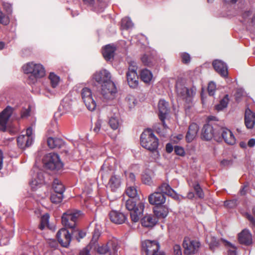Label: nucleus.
<instances>
[{
  "mask_svg": "<svg viewBox=\"0 0 255 255\" xmlns=\"http://www.w3.org/2000/svg\"><path fill=\"white\" fill-rule=\"evenodd\" d=\"M126 193L130 197L126 201V207L127 210L130 211V216L133 222H137L141 218L144 208V204L143 202L138 201L136 202L134 197L137 195L136 188L133 186H130L127 188Z\"/></svg>",
  "mask_w": 255,
  "mask_h": 255,
  "instance_id": "f257e3e1",
  "label": "nucleus"
},
{
  "mask_svg": "<svg viewBox=\"0 0 255 255\" xmlns=\"http://www.w3.org/2000/svg\"><path fill=\"white\" fill-rule=\"evenodd\" d=\"M94 79L96 82L102 84L101 94L104 98L113 99L114 94L117 92V88L111 79L110 72L105 69L97 72L94 75Z\"/></svg>",
  "mask_w": 255,
  "mask_h": 255,
  "instance_id": "f03ea898",
  "label": "nucleus"
},
{
  "mask_svg": "<svg viewBox=\"0 0 255 255\" xmlns=\"http://www.w3.org/2000/svg\"><path fill=\"white\" fill-rule=\"evenodd\" d=\"M140 144L143 148L151 151H154L158 146V139L151 129H147L144 130L140 135Z\"/></svg>",
  "mask_w": 255,
  "mask_h": 255,
  "instance_id": "7ed1b4c3",
  "label": "nucleus"
},
{
  "mask_svg": "<svg viewBox=\"0 0 255 255\" xmlns=\"http://www.w3.org/2000/svg\"><path fill=\"white\" fill-rule=\"evenodd\" d=\"M24 73L31 74L29 80L31 79V83H34L37 78L44 76L45 71L43 66L40 64H35L33 62H29L22 67Z\"/></svg>",
  "mask_w": 255,
  "mask_h": 255,
  "instance_id": "20e7f679",
  "label": "nucleus"
},
{
  "mask_svg": "<svg viewBox=\"0 0 255 255\" xmlns=\"http://www.w3.org/2000/svg\"><path fill=\"white\" fill-rule=\"evenodd\" d=\"M82 215V212L80 210H69L63 213L62 216V223L65 227L71 230L76 227V222L78 219Z\"/></svg>",
  "mask_w": 255,
  "mask_h": 255,
  "instance_id": "39448f33",
  "label": "nucleus"
},
{
  "mask_svg": "<svg viewBox=\"0 0 255 255\" xmlns=\"http://www.w3.org/2000/svg\"><path fill=\"white\" fill-rule=\"evenodd\" d=\"M13 108L7 106L2 112H1V131L8 132L10 134H14L18 131V129L12 126L6 125L11 117Z\"/></svg>",
  "mask_w": 255,
  "mask_h": 255,
  "instance_id": "423d86ee",
  "label": "nucleus"
},
{
  "mask_svg": "<svg viewBox=\"0 0 255 255\" xmlns=\"http://www.w3.org/2000/svg\"><path fill=\"white\" fill-rule=\"evenodd\" d=\"M43 162L45 168L51 170H60L63 166L59 155L53 152L47 154L44 156Z\"/></svg>",
  "mask_w": 255,
  "mask_h": 255,
  "instance_id": "0eeeda50",
  "label": "nucleus"
},
{
  "mask_svg": "<svg viewBox=\"0 0 255 255\" xmlns=\"http://www.w3.org/2000/svg\"><path fill=\"white\" fill-rule=\"evenodd\" d=\"M160 245L156 241L146 240L141 243V250L146 255H165L160 251Z\"/></svg>",
  "mask_w": 255,
  "mask_h": 255,
  "instance_id": "6e6552de",
  "label": "nucleus"
},
{
  "mask_svg": "<svg viewBox=\"0 0 255 255\" xmlns=\"http://www.w3.org/2000/svg\"><path fill=\"white\" fill-rule=\"evenodd\" d=\"M224 139L228 144L233 145L236 142V138L232 132L226 128L218 127L216 134V140L221 141Z\"/></svg>",
  "mask_w": 255,
  "mask_h": 255,
  "instance_id": "1a4fd4ad",
  "label": "nucleus"
},
{
  "mask_svg": "<svg viewBox=\"0 0 255 255\" xmlns=\"http://www.w3.org/2000/svg\"><path fill=\"white\" fill-rule=\"evenodd\" d=\"M118 241L114 239L99 246L97 249V252L100 255L109 254V255H114L118 252Z\"/></svg>",
  "mask_w": 255,
  "mask_h": 255,
  "instance_id": "9d476101",
  "label": "nucleus"
},
{
  "mask_svg": "<svg viewBox=\"0 0 255 255\" xmlns=\"http://www.w3.org/2000/svg\"><path fill=\"white\" fill-rule=\"evenodd\" d=\"M176 89L177 96L186 101H190V99L195 95L196 91L195 87L189 89L185 87L181 83H177L176 84Z\"/></svg>",
  "mask_w": 255,
  "mask_h": 255,
  "instance_id": "9b49d317",
  "label": "nucleus"
},
{
  "mask_svg": "<svg viewBox=\"0 0 255 255\" xmlns=\"http://www.w3.org/2000/svg\"><path fill=\"white\" fill-rule=\"evenodd\" d=\"M200 246V243L196 240H191L188 237L184 238L183 247L184 249V254L187 255L196 253Z\"/></svg>",
  "mask_w": 255,
  "mask_h": 255,
  "instance_id": "f8f14e48",
  "label": "nucleus"
},
{
  "mask_svg": "<svg viewBox=\"0 0 255 255\" xmlns=\"http://www.w3.org/2000/svg\"><path fill=\"white\" fill-rule=\"evenodd\" d=\"M81 96L87 109L91 111H94L96 107V103L93 98L91 90L88 88H84L82 90Z\"/></svg>",
  "mask_w": 255,
  "mask_h": 255,
  "instance_id": "ddd939ff",
  "label": "nucleus"
},
{
  "mask_svg": "<svg viewBox=\"0 0 255 255\" xmlns=\"http://www.w3.org/2000/svg\"><path fill=\"white\" fill-rule=\"evenodd\" d=\"M56 237L61 246L67 248L71 242L72 235L71 232L64 228L59 230L56 234Z\"/></svg>",
  "mask_w": 255,
  "mask_h": 255,
  "instance_id": "4468645a",
  "label": "nucleus"
},
{
  "mask_svg": "<svg viewBox=\"0 0 255 255\" xmlns=\"http://www.w3.org/2000/svg\"><path fill=\"white\" fill-rule=\"evenodd\" d=\"M217 130L218 127L214 128L210 124L205 125L202 129L201 138L209 141L214 137L216 140V134Z\"/></svg>",
  "mask_w": 255,
  "mask_h": 255,
  "instance_id": "2eb2a0df",
  "label": "nucleus"
},
{
  "mask_svg": "<svg viewBox=\"0 0 255 255\" xmlns=\"http://www.w3.org/2000/svg\"><path fill=\"white\" fill-rule=\"evenodd\" d=\"M158 110L159 118L161 121L163 127L166 128L167 126L165 123V119L169 111L168 103L164 100H160L158 102Z\"/></svg>",
  "mask_w": 255,
  "mask_h": 255,
  "instance_id": "dca6fc26",
  "label": "nucleus"
},
{
  "mask_svg": "<svg viewBox=\"0 0 255 255\" xmlns=\"http://www.w3.org/2000/svg\"><path fill=\"white\" fill-rule=\"evenodd\" d=\"M148 199L150 204L157 207L162 205L165 202L166 197L163 194L157 191L150 194Z\"/></svg>",
  "mask_w": 255,
  "mask_h": 255,
  "instance_id": "f3484780",
  "label": "nucleus"
},
{
  "mask_svg": "<svg viewBox=\"0 0 255 255\" xmlns=\"http://www.w3.org/2000/svg\"><path fill=\"white\" fill-rule=\"evenodd\" d=\"M109 217L111 221L116 224H122L127 220V216L123 213L112 210L109 213Z\"/></svg>",
  "mask_w": 255,
  "mask_h": 255,
  "instance_id": "a211bd4d",
  "label": "nucleus"
},
{
  "mask_svg": "<svg viewBox=\"0 0 255 255\" xmlns=\"http://www.w3.org/2000/svg\"><path fill=\"white\" fill-rule=\"evenodd\" d=\"M241 21L247 26H253L255 24V12L250 9L245 10L242 14Z\"/></svg>",
  "mask_w": 255,
  "mask_h": 255,
  "instance_id": "6ab92c4d",
  "label": "nucleus"
},
{
  "mask_svg": "<svg viewBox=\"0 0 255 255\" xmlns=\"http://www.w3.org/2000/svg\"><path fill=\"white\" fill-rule=\"evenodd\" d=\"M213 66L215 71L220 75L221 76L226 78L228 75L227 65L223 61L219 60H215L213 62Z\"/></svg>",
  "mask_w": 255,
  "mask_h": 255,
  "instance_id": "aec40b11",
  "label": "nucleus"
},
{
  "mask_svg": "<svg viewBox=\"0 0 255 255\" xmlns=\"http://www.w3.org/2000/svg\"><path fill=\"white\" fill-rule=\"evenodd\" d=\"M198 125L194 123L191 124L188 128L185 138L187 142H192L196 137L199 131Z\"/></svg>",
  "mask_w": 255,
  "mask_h": 255,
  "instance_id": "412c9836",
  "label": "nucleus"
},
{
  "mask_svg": "<svg viewBox=\"0 0 255 255\" xmlns=\"http://www.w3.org/2000/svg\"><path fill=\"white\" fill-rule=\"evenodd\" d=\"M33 141V137L24 136V134L20 135L17 138V146L21 149H25L29 147L32 144Z\"/></svg>",
  "mask_w": 255,
  "mask_h": 255,
  "instance_id": "4be33fe9",
  "label": "nucleus"
},
{
  "mask_svg": "<svg viewBox=\"0 0 255 255\" xmlns=\"http://www.w3.org/2000/svg\"><path fill=\"white\" fill-rule=\"evenodd\" d=\"M238 240L241 244L249 246L252 243V236L247 230H243L238 235Z\"/></svg>",
  "mask_w": 255,
  "mask_h": 255,
  "instance_id": "5701e85b",
  "label": "nucleus"
},
{
  "mask_svg": "<svg viewBox=\"0 0 255 255\" xmlns=\"http://www.w3.org/2000/svg\"><path fill=\"white\" fill-rule=\"evenodd\" d=\"M47 145L49 148H61L65 146V143L63 139L60 138L49 137L47 139Z\"/></svg>",
  "mask_w": 255,
  "mask_h": 255,
  "instance_id": "b1692460",
  "label": "nucleus"
},
{
  "mask_svg": "<svg viewBox=\"0 0 255 255\" xmlns=\"http://www.w3.org/2000/svg\"><path fill=\"white\" fill-rule=\"evenodd\" d=\"M116 50V48L114 45L111 44L106 45L102 50V54L105 60L110 61L113 59Z\"/></svg>",
  "mask_w": 255,
  "mask_h": 255,
  "instance_id": "393cba45",
  "label": "nucleus"
},
{
  "mask_svg": "<svg viewBox=\"0 0 255 255\" xmlns=\"http://www.w3.org/2000/svg\"><path fill=\"white\" fill-rule=\"evenodd\" d=\"M245 124L248 128L252 129L255 126V113L247 110L245 115Z\"/></svg>",
  "mask_w": 255,
  "mask_h": 255,
  "instance_id": "a878e982",
  "label": "nucleus"
},
{
  "mask_svg": "<svg viewBox=\"0 0 255 255\" xmlns=\"http://www.w3.org/2000/svg\"><path fill=\"white\" fill-rule=\"evenodd\" d=\"M121 178L120 175H112L108 182L110 188L113 191H116L121 186Z\"/></svg>",
  "mask_w": 255,
  "mask_h": 255,
  "instance_id": "bb28decb",
  "label": "nucleus"
},
{
  "mask_svg": "<svg viewBox=\"0 0 255 255\" xmlns=\"http://www.w3.org/2000/svg\"><path fill=\"white\" fill-rule=\"evenodd\" d=\"M157 222L156 217L152 215H147L141 220L142 226L145 227H152Z\"/></svg>",
  "mask_w": 255,
  "mask_h": 255,
  "instance_id": "cd10ccee",
  "label": "nucleus"
},
{
  "mask_svg": "<svg viewBox=\"0 0 255 255\" xmlns=\"http://www.w3.org/2000/svg\"><path fill=\"white\" fill-rule=\"evenodd\" d=\"M159 192L169 196L174 197L176 195L175 191L167 183H163L158 187Z\"/></svg>",
  "mask_w": 255,
  "mask_h": 255,
  "instance_id": "c85d7f7f",
  "label": "nucleus"
},
{
  "mask_svg": "<svg viewBox=\"0 0 255 255\" xmlns=\"http://www.w3.org/2000/svg\"><path fill=\"white\" fill-rule=\"evenodd\" d=\"M154 213L157 218L163 219L167 216L168 209L167 207L160 205L154 208Z\"/></svg>",
  "mask_w": 255,
  "mask_h": 255,
  "instance_id": "c756f323",
  "label": "nucleus"
},
{
  "mask_svg": "<svg viewBox=\"0 0 255 255\" xmlns=\"http://www.w3.org/2000/svg\"><path fill=\"white\" fill-rule=\"evenodd\" d=\"M127 78L130 87L135 88L137 86L138 78L137 73H132L130 74V73H127Z\"/></svg>",
  "mask_w": 255,
  "mask_h": 255,
  "instance_id": "7c9ffc66",
  "label": "nucleus"
},
{
  "mask_svg": "<svg viewBox=\"0 0 255 255\" xmlns=\"http://www.w3.org/2000/svg\"><path fill=\"white\" fill-rule=\"evenodd\" d=\"M142 63L147 66H152L155 63V58L151 54H145L141 57Z\"/></svg>",
  "mask_w": 255,
  "mask_h": 255,
  "instance_id": "2f4dec72",
  "label": "nucleus"
},
{
  "mask_svg": "<svg viewBox=\"0 0 255 255\" xmlns=\"http://www.w3.org/2000/svg\"><path fill=\"white\" fill-rule=\"evenodd\" d=\"M140 79L144 83H149L152 78V74L147 69L142 70L140 74Z\"/></svg>",
  "mask_w": 255,
  "mask_h": 255,
  "instance_id": "473e14b6",
  "label": "nucleus"
},
{
  "mask_svg": "<svg viewBox=\"0 0 255 255\" xmlns=\"http://www.w3.org/2000/svg\"><path fill=\"white\" fill-rule=\"evenodd\" d=\"M52 187L56 193H63L65 191L64 186L58 179L53 180Z\"/></svg>",
  "mask_w": 255,
  "mask_h": 255,
  "instance_id": "72a5a7b5",
  "label": "nucleus"
},
{
  "mask_svg": "<svg viewBox=\"0 0 255 255\" xmlns=\"http://www.w3.org/2000/svg\"><path fill=\"white\" fill-rule=\"evenodd\" d=\"M48 78L50 80L51 87L53 88H56L60 82V77L54 73L51 72L49 74Z\"/></svg>",
  "mask_w": 255,
  "mask_h": 255,
  "instance_id": "f704fd0d",
  "label": "nucleus"
},
{
  "mask_svg": "<svg viewBox=\"0 0 255 255\" xmlns=\"http://www.w3.org/2000/svg\"><path fill=\"white\" fill-rule=\"evenodd\" d=\"M228 102H229L228 95H226L224 97V98L220 101L219 104L216 105L215 109L218 111L222 110L223 109H224L227 107Z\"/></svg>",
  "mask_w": 255,
  "mask_h": 255,
  "instance_id": "c9c22d12",
  "label": "nucleus"
},
{
  "mask_svg": "<svg viewBox=\"0 0 255 255\" xmlns=\"http://www.w3.org/2000/svg\"><path fill=\"white\" fill-rule=\"evenodd\" d=\"M71 234L72 237L75 238L79 242L81 239H83L86 236V233L85 232L77 229L76 227L71 230Z\"/></svg>",
  "mask_w": 255,
  "mask_h": 255,
  "instance_id": "e433bc0d",
  "label": "nucleus"
},
{
  "mask_svg": "<svg viewBox=\"0 0 255 255\" xmlns=\"http://www.w3.org/2000/svg\"><path fill=\"white\" fill-rule=\"evenodd\" d=\"M192 187L194 189L196 195L198 196L199 198L203 199L204 198V193L199 183H194L192 185Z\"/></svg>",
  "mask_w": 255,
  "mask_h": 255,
  "instance_id": "4c0bfd02",
  "label": "nucleus"
},
{
  "mask_svg": "<svg viewBox=\"0 0 255 255\" xmlns=\"http://www.w3.org/2000/svg\"><path fill=\"white\" fill-rule=\"evenodd\" d=\"M63 198V193H53L51 195L50 200L54 204H58L62 202Z\"/></svg>",
  "mask_w": 255,
  "mask_h": 255,
  "instance_id": "58836bf2",
  "label": "nucleus"
},
{
  "mask_svg": "<svg viewBox=\"0 0 255 255\" xmlns=\"http://www.w3.org/2000/svg\"><path fill=\"white\" fill-rule=\"evenodd\" d=\"M49 219V215L48 214L43 215L40 219V224L39 228L40 230H43L48 225Z\"/></svg>",
  "mask_w": 255,
  "mask_h": 255,
  "instance_id": "ea45409f",
  "label": "nucleus"
},
{
  "mask_svg": "<svg viewBox=\"0 0 255 255\" xmlns=\"http://www.w3.org/2000/svg\"><path fill=\"white\" fill-rule=\"evenodd\" d=\"M220 242H222L226 244V241L222 239L220 241L214 237L211 238L209 244L211 250H213L215 248L218 247L220 245Z\"/></svg>",
  "mask_w": 255,
  "mask_h": 255,
  "instance_id": "a19ab883",
  "label": "nucleus"
},
{
  "mask_svg": "<svg viewBox=\"0 0 255 255\" xmlns=\"http://www.w3.org/2000/svg\"><path fill=\"white\" fill-rule=\"evenodd\" d=\"M109 124L114 130L118 129L119 126V120L116 117H111L109 120Z\"/></svg>",
  "mask_w": 255,
  "mask_h": 255,
  "instance_id": "79ce46f5",
  "label": "nucleus"
},
{
  "mask_svg": "<svg viewBox=\"0 0 255 255\" xmlns=\"http://www.w3.org/2000/svg\"><path fill=\"white\" fill-rule=\"evenodd\" d=\"M141 180L143 184L148 185H151L153 183L151 176L147 173H144L142 175Z\"/></svg>",
  "mask_w": 255,
  "mask_h": 255,
  "instance_id": "37998d69",
  "label": "nucleus"
},
{
  "mask_svg": "<svg viewBox=\"0 0 255 255\" xmlns=\"http://www.w3.org/2000/svg\"><path fill=\"white\" fill-rule=\"evenodd\" d=\"M181 61L183 63L188 64L191 60V57L189 54L186 52H183L180 54Z\"/></svg>",
  "mask_w": 255,
  "mask_h": 255,
  "instance_id": "c03bdc74",
  "label": "nucleus"
},
{
  "mask_svg": "<svg viewBox=\"0 0 255 255\" xmlns=\"http://www.w3.org/2000/svg\"><path fill=\"white\" fill-rule=\"evenodd\" d=\"M122 25L125 29H128L132 26V23L128 18H124L122 20Z\"/></svg>",
  "mask_w": 255,
  "mask_h": 255,
  "instance_id": "a18cd8bd",
  "label": "nucleus"
},
{
  "mask_svg": "<svg viewBox=\"0 0 255 255\" xmlns=\"http://www.w3.org/2000/svg\"><path fill=\"white\" fill-rule=\"evenodd\" d=\"M216 89V86L213 82H210L208 86V92L210 96H213Z\"/></svg>",
  "mask_w": 255,
  "mask_h": 255,
  "instance_id": "49530a36",
  "label": "nucleus"
},
{
  "mask_svg": "<svg viewBox=\"0 0 255 255\" xmlns=\"http://www.w3.org/2000/svg\"><path fill=\"white\" fill-rule=\"evenodd\" d=\"M237 204L238 200L237 199L226 201L224 203V205L229 208H233L237 206Z\"/></svg>",
  "mask_w": 255,
  "mask_h": 255,
  "instance_id": "de8ad7c7",
  "label": "nucleus"
},
{
  "mask_svg": "<svg viewBox=\"0 0 255 255\" xmlns=\"http://www.w3.org/2000/svg\"><path fill=\"white\" fill-rule=\"evenodd\" d=\"M174 150L176 154L178 155L181 156H183L185 155V152L184 149L181 146L178 145L175 146L174 147Z\"/></svg>",
  "mask_w": 255,
  "mask_h": 255,
  "instance_id": "09e8293b",
  "label": "nucleus"
},
{
  "mask_svg": "<svg viewBox=\"0 0 255 255\" xmlns=\"http://www.w3.org/2000/svg\"><path fill=\"white\" fill-rule=\"evenodd\" d=\"M225 246L230 248L228 250V255H237L236 248L229 242H226Z\"/></svg>",
  "mask_w": 255,
  "mask_h": 255,
  "instance_id": "8fccbe9b",
  "label": "nucleus"
},
{
  "mask_svg": "<svg viewBox=\"0 0 255 255\" xmlns=\"http://www.w3.org/2000/svg\"><path fill=\"white\" fill-rule=\"evenodd\" d=\"M137 69V66H136V63L134 61H131L129 63L128 70L127 73H137L136 70Z\"/></svg>",
  "mask_w": 255,
  "mask_h": 255,
  "instance_id": "3c124183",
  "label": "nucleus"
},
{
  "mask_svg": "<svg viewBox=\"0 0 255 255\" xmlns=\"http://www.w3.org/2000/svg\"><path fill=\"white\" fill-rule=\"evenodd\" d=\"M3 8L7 14H10L12 12V6L10 3L4 2L2 4Z\"/></svg>",
  "mask_w": 255,
  "mask_h": 255,
  "instance_id": "603ef678",
  "label": "nucleus"
},
{
  "mask_svg": "<svg viewBox=\"0 0 255 255\" xmlns=\"http://www.w3.org/2000/svg\"><path fill=\"white\" fill-rule=\"evenodd\" d=\"M9 22V18L8 15L3 14L1 12V24L6 25Z\"/></svg>",
  "mask_w": 255,
  "mask_h": 255,
  "instance_id": "864d4df0",
  "label": "nucleus"
},
{
  "mask_svg": "<svg viewBox=\"0 0 255 255\" xmlns=\"http://www.w3.org/2000/svg\"><path fill=\"white\" fill-rule=\"evenodd\" d=\"M91 249L90 245L87 246L80 252L79 255H89Z\"/></svg>",
  "mask_w": 255,
  "mask_h": 255,
  "instance_id": "5fc2aeb1",
  "label": "nucleus"
},
{
  "mask_svg": "<svg viewBox=\"0 0 255 255\" xmlns=\"http://www.w3.org/2000/svg\"><path fill=\"white\" fill-rule=\"evenodd\" d=\"M246 217L250 222V224L252 226V227L255 228V219H254L253 216L250 214L249 213H246Z\"/></svg>",
  "mask_w": 255,
  "mask_h": 255,
  "instance_id": "6e6d98bb",
  "label": "nucleus"
},
{
  "mask_svg": "<svg viewBox=\"0 0 255 255\" xmlns=\"http://www.w3.org/2000/svg\"><path fill=\"white\" fill-rule=\"evenodd\" d=\"M173 251L175 255H182L181 247L179 245H174L173 247Z\"/></svg>",
  "mask_w": 255,
  "mask_h": 255,
  "instance_id": "4d7b16f0",
  "label": "nucleus"
},
{
  "mask_svg": "<svg viewBox=\"0 0 255 255\" xmlns=\"http://www.w3.org/2000/svg\"><path fill=\"white\" fill-rule=\"evenodd\" d=\"M101 121L100 120H98L97 121V122L95 124V127L94 128V131L96 133H98L101 128Z\"/></svg>",
  "mask_w": 255,
  "mask_h": 255,
  "instance_id": "13d9d810",
  "label": "nucleus"
},
{
  "mask_svg": "<svg viewBox=\"0 0 255 255\" xmlns=\"http://www.w3.org/2000/svg\"><path fill=\"white\" fill-rule=\"evenodd\" d=\"M30 110L25 109L21 112V118H25L28 117L30 115Z\"/></svg>",
  "mask_w": 255,
  "mask_h": 255,
  "instance_id": "bf43d9fd",
  "label": "nucleus"
},
{
  "mask_svg": "<svg viewBox=\"0 0 255 255\" xmlns=\"http://www.w3.org/2000/svg\"><path fill=\"white\" fill-rule=\"evenodd\" d=\"M49 246L52 248H56L58 247V243L55 240H49L48 241Z\"/></svg>",
  "mask_w": 255,
  "mask_h": 255,
  "instance_id": "052dcab7",
  "label": "nucleus"
},
{
  "mask_svg": "<svg viewBox=\"0 0 255 255\" xmlns=\"http://www.w3.org/2000/svg\"><path fill=\"white\" fill-rule=\"evenodd\" d=\"M126 176H127L128 179L129 181L133 183H134V181H135V176L133 173H129L128 175Z\"/></svg>",
  "mask_w": 255,
  "mask_h": 255,
  "instance_id": "680f3d73",
  "label": "nucleus"
},
{
  "mask_svg": "<svg viewBox=\"0 0 255 255\" xmlns=\"http://www.w3.org/2000/svg\"><path fill=\"white\" fill-rule=\"evenodd\" d=\"M98 0H83V2L87 5L93 6Z\"/></svg>",
  "mask_w": 255,
  "mask_h": 255,
  "instance_id": "e2e57ef3",
  "label": "nucleus"
},
{
  "mask_svg": "<svg viewBox=\"0 0 255 255\" xmlns=\"http://www.w3.org/2000/svg\"><path fill=\"white\" fill-rule=\"evenodd\" d=\"M173 150V147L172 145L168 143L166 145V151L167 153H171Z\"/></svg>",
  "mask_w": 255,
  "mask_h": 255,
  "instance_id": "0e129e2a",
  "label": "nucleus"
},
{
  "mask_svg": "<svg viewBox=\"0 0 255 255\" xmlns=\"http://www.w3.org/2000/svg\"><path fill=\"white\" fill-rule=\"evenodd\" d=\"M24 136H28L29 137H33L32 136V128L31 127L28 128L26 129V134Z\"/></svg>",
  "mask_w": 255,
  "mask_h": 255,
  "instance_id": "69168bd1",
  "label": "nucleus"
},
{
  "mask_svg": "<svg viewBox=\"0 0 255 255\" xmlns=\"http://www.w3.org/2000/svg\"><path fill=\"white\" fill-rule=\"evenodd\" d=\"M232 163V161L227 159H224L221 161V164L223 166H227Z\"/></svg>",
  "mask_w": 255,
  "mask_h": 255,
  "instance_id": "338daca9",
  "label": "nucleus"
},
{
  "mask_svg": "<svg viewBox=\"0 0 255 255\" xmlns=\"http://www.w3.org/2000/svg\"><path fill=\"white\" fill-rule=\"evenodd\" d=\"M248 145L250 147H253L255 145V139L251 138L248 142Z\"/></svg>",
  "mask_w": 255,
  "mask_h": 255,
  "instance_id": "774afa93",
  "label": "nucleus"
}]
</instances>
